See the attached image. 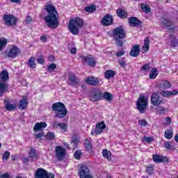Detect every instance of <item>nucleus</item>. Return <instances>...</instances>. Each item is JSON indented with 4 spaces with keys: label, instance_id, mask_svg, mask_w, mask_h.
Returning a JSON list of instances; mask_svg holds the SVG:
<instances>
[{
    "label": "nucleus",
    "instance_id": "f257e3e1",
    "mask_svg": "<svg viewBox=\"0 0 178 178\" xmlns=\"http://www.w3.org/2000/svg\"><path fill=\"white\" fill-rule=\"evenodd\" d=\"M45 10L47 12L48 15L44 17V20L46 22V25L50 29H55L59 26V14L55 6L51 4L45 6Z\"/></svg>",
    "mask_w": 178,
    "mask_h": 178
},
{
    "label": "nucleus",
    "instance_id": "f03ea898",
    "mask_svg": "<svg viewBox=\"0 0 178 178\" xmlns=\"http://www.w3.org/2000/svg\"><path fill=\"white\" fill-rule=\"evenodd\" d=\"M52 111H54L56 118L63 119L67 115V109L63 103L57 102L52 104Z\"/></svg>",
    "mask_w": 178,
    "mask_h": 178
},
{
    "label": "nucleus",
    "instance_id": "7ed1b4c3",
    "mask_svg": "<svg viewBox=\"0 0 178 178\" xmlns=\"http://www.w3.org/2000/svg\"><path fill=\"white\" fill-rule=\"evenodd\" d=\"M84 26V21L83 19L76 17L74 19H70L69 22V30L70 33L74 34V35H77L79 34V30L83 28Z\"/></svg>",
    "mask_w": 178,
    "mask_h": 178
},
{
    "label": "nucleus",
    "instance_id": "20e7f679",
    "mask_svg": "<svg viewBox=\"0 0 178 178\" xmlns=\"http://www.w3.org/2000/svg\"><path fill=\"white\" fill-rule=\"evenodd\" d=\"M9 80V73L8 70H3L0 73V97L3 95L4 92H6L8 90L9 85L5 81Z\"/></svg>",
    "mask_w": 178,
    "mask_h": 178
},
{
    "label": "nucleus",
    "instance_id": "39448f33",
    "mask_svg": "<svg viewBox=\"0 0 178 178\" xmlns=\"http://www.w3.org/2000/svg\"><path fill=\"white\" fill-rule=\"evenodd\" d=\"M148 106V97L140 95L136 102V108L140 113H144L147 111Z\"/></svg>",
    "mask_w": 178,
    "mask_h": 178
},
{
    "label": "nucleus",
    "instance_id": "423d86ee",
    "mask_svg": "<svg viewBox=\"0 0 178 178\" xmlns=\"http://www.w3.org/2000/svg\"><path fill=\"white\" fill-rule=\"evenodd\" d=\"M90 101L92 102H98L102 99V90L98 88L92 89L88 95Z\"/></svg>",
    "mask_w": 178,
    "mask_h": 178
},
{
    "label": "nucleus",
    "instance_id": "0eeeda50",
    "mask_svg": "<svg viewBox=\"0 0 178 178\" xmlns=\"http://www.w3.org/2000/svg\"><path fill=\"white\" fill-rule=\"evenodd\" d=\"M79 175L80 178H93L94 177H92V175H91L90 168H88L87 165L83 164L79 165Z\"/></svg>",
    "mask_w": 178,
    "mask_h": 178
},
{
    "label": "nucleus",
    "instance_id": "6e6552de",
    "mask_svg": "<svg viewBox=\"0 0 178 178\" xmlns=\"http://www.w3.org/2000/svg\"><path fill=\"white\" fill-rule=\"evenodd\" d=\"M113 38H126V31L123 26H118L113 29Z\"/></svg>",
    "mask_w": 178,
    "mask_h": 178
},
{
    "label": "nucleus",
    "instance_id": "1a4fd4ad",
    "mask_svg": "<svg viewBox=\"0 0 178 178\" xmlns=\"http://www.w3.org/2000/svg\"><path fill=\"white\" fill-rule=\"evenodd\" d=\"M54 152L56 154V158L58 161H63V158L66 155V149L61 146H56L55 147Z\"/></svg>",
    "mask_w": 178,
    "mask_h": 178
},
{
    "label": "nucleus",
    "instance_id": "9d476101",
    "mask_svg": "<svg viewBox=\"0 0 178 178\" xmlns=\"http://www.w3.org/2000/svg\"><path fill=\"white\" fill-rule=\"evenodd\" d=\"M68 79L69 86H72V87H76V88H79V83H80V79H79V77H77L74 74L70 73L68 74Z\"/></svg>",
    "mask_w": 178,
    "mask_h": 178
},
{
    "label": "nucleus",
    "instance_id": "9b49d317",
    "mask_svg": "<svg viewBox=\"0 0 178 178\" xmlns=\"http://www.w3.org/2000/svg\"><path fill=\"white\" fill-rule=\"evenodd\" d=\"M81 59H82V62H85V63H87L88 66H90L91 67H94L95 65H97V61L95 60V58H94L92 56H81Z\"/></svg>",
    "mask_w": 178,
    "mask_h": 178
},
{
    "label": "nucleus",
    "instance_id": "f8f14e48",
    "mask_svg": "<svg viewBox=\"0 0 178 178\" xmlns=\"http://www.w3.org/2000/svg\"><path fill=\"white\" fill-rule=\"evenodd\" d=\"M6 26H15L17 19L13 15H5L3 16Z\"/></svg>",
    "mask_w": 178,
    "mask_h": 178
},
{
    "label": "nucleus",
    "instance_id": "ddd939ff",
    "mask_svg": "<svg viewBox=\"0 0 178 178\" xmlns=\"http://www.w3.org/2000/svg\"><path fill=\"white\" fill-rule=\"evenodd\" d=\"M162 98L157 93H152L151 95V104L154 106H159L162 104Z\"/></svg>",
    "mask_w": 178,
    "mask_h": 178
},
{
    "label": "nucleus",
    "instance_id": "4468645a",
    "mask_svg": "<svg viewBox=\"0 0 178 178\" xmlns=\"http://www.w3.org/2000/svg\"><path fill=\"white\" fill-rule=\"evenodd\" d=\"M101 24L104 26L113 24V17L111 15H106L101 20Z\"/></svg>",
    "mask_w": 178,
    "mask_h": 178
},
{
    "label": "nucleus",
    "instance_id": "2eb2a0df",
    "mask_svg": "<svg viewBox=\"0 0 178 178\" xmlns=\"http://www.w3.org/2000/svg\"><path fill=\"white\" fill-rule=\"evenodd\" d=\"M3 104L5 106V110L8 111V112H12V111H15V109L17 108V104H10V99H4Z\"/></svg>",
    "mask_w": 178,
    "mask_h": 178
},
{
    "label": "nucleus",
    "instance_id": "dca6fc26",
    "mask_svg": "<svg viewBox=\"0 0 178 178\" xmlns=\"http://www.w3.org/2000/svg\"><path fill=\"white\" fill-rule=\"evenodd\" d=\"M20 54V49L17 46H12L11 49L6 55L8 58H16Z\"/></svg>",
    "mask_w": 178,
    "mask_h": 178
},
{
    "label": "nucleus",
    "instance_id": "f3484780",
    "mask_svg": "<svg viewBox=\"0 0 178 178\" xmlns=\"http://www.w3.org/2000/svg\"><path fill=\"white\" fill-rule=\"evenodd\" d=\"M52 127L54 129H60L63 131H67V124L63 122H59L56 120H54L52 123Z\"/></svg>",
    "mask_w": 178,
    "mask_h": 178
},
{
    "label": "nucleus",
    "instance_id": "a211bd4d",
    "mask_svg": "<svg viewBox=\"0 0 178 178\" xmlns=\"http://www.w3.org/2000/svg\"><path fill=\"white\" fill-rule=\"evenodd\" d=\"M86 83L89 86H98L99 84V79L95 76H88L85 79Z\"/></svg>",
    "mask_w": 178,
    "mask_h": 178
},
{
    "label": "nucleus",
    "instance_id": "6ab92c4d",
    "mask_svg": "<svg viewBox=\"0 0 178 178\" xmlns=\"http://www.w3.org/2000/svg\"><path fill=\"white\" fill-rule=\"evenodd\" d=\"M153 160L156 163H161L162 162L167 163L169 162V159L166 156H159L158 154L153 155Z\"/></svg>",
    "mask_w": 178,
    "mask_h": 178
},
{
    "label": "nucleus",
    "instance_id": "aec40b11",
    "mask_svg": "<svg viewBox=\"0 0 178 178\" xmlns=\"http://www.w3.org/2000/svg\"><path fill=\"white\" fill-rule=\"evenodd\" d=\"M129 26L131 27H138V26H141V21L138 19V18L136 17H131L129 18Z\"/></svg>",
    "mask_w": 178,
    "mask_h": 178
},
{
    "label": "nucleus",
    "instance_id": "412c9836",
    "mask_svg": "<svg viewBox=\"0 0 178 178\" xmlns=\"http://www.w3.org/2000/svg\"><path fill=\"white\" fill-rule=\"evenodd\" d=\"M104 129H106V125L105 124V122L103 121L96 125L95 134L98 136V134H102V131H104Z\"/></svg>",
    "mask_w": 178,
    "mask_h": 178
},
{
    "label": "nucleus",
    "instance_id": "4be33fe9",
    "mask_svg": "<svg viewBox=\"0 0 178 178\" xmlns=\"http://www.w3.org/2000/svg\"><path fill=\"white\" fill-rule=\"evenodd\" d=\"M140 45L135 44L131 49L129 55H131L133 58H137V56L140 55Z\"/></svg>",
    "mask_w": 178,
    "mask_h": 178
},
{
    "label": "nucleus",
    "instance_id": "5701e85b",
    "mask_svg": "<svg viewBox=\"0 0 178 178\" xmlns=\"http://www.w3.org/2000/svg\"><path fill=\"white\" fill-rule=\"evenodd\" d=\"M45 127H47L46 122H38L35 124L33 130L34 131H40L42 130V129H45Z\"/></svg>",
    "mask_w": 178,
    "mask_h": 178
},
{
    "label": "nucleus",
    "instance_id": "b1692460",
    "mask_svg": "<svg viewBox=\"0 0 178 178\" xmlns=\"http://www.w3.org/2000/svg\"><path fill=\"white\" fill-rule=\"evenodd\" d=\"M29 158L32 159V161H35L38 159V155H37V152L35 149L31 147L30 152L29 153Z\"/></svg>",
    "mask_w": 178,
    "mask_h": 178
},
{
    "label": "nucleus",
    "instance_id": "393cba45",
    "mask_svg": "<svg viewBox=\"0 0 178 178\" xmlns=\"http://www.w3.org/2000/svg\"><path fill=\"white\" fill-rule=\"evenodd\" d=\"M149 51V38H147L144 40V45L142 47L143 54H146Z\"/></svg>",
    "mask_w": 178,
    "mask_h": 178
},
{
    "label": "nucleus",
    "instance_id": "a878e982",
    "mask_svg": "<svg viewBox=\"0 0 178 178\" xmlns=\"http://www.w3.org/2000/svg\"><path fill=\"white\" fill-rule=\"evenodd\" d=\"M27 105H29L27 97H23V99L19 101V108L23 111V109H26V108H27Z\"/></svg>",
    "mask_w": 178,
    "mask_h": 178
},
{
    "label": "nucleus",
    "instance_id": "bb28decb",
    "mask_svg": "<svg viewBox=\"0 0 178 178\" xmlns=\"http://www.w3.org/2000/svg\"><path fill=\"white\" fill-rule=\"evenodd\" d=\"M105 99L107 102H112V99H113V95H112L109 92H105L102 93V99Z\"/></svg>",
    "mask_w": 178,
    "mask_h": 178
},
{
    "label": "nucleus",
    "instance_id": "cd10ccee",
    "mask_svg": "<svg viewBox=\"0 0 178 178\" xmlns=\"http://www.w3.org/2000/svg\"><path fill=\"white\" fill-rule=\"evenodd\" d=\"M115 74H116V72L115 71L108 70L104 72V77L107 80H110V79L115 77Z\"/></svg>",
    "mask_w": 178,
    "mask_h": 178
},
{
    "label": "nucleus",
    "instance_id": "c85d7f7f",
    "mask_svg": "<svg viewBox=\"0 0 178 178\" xmlns=\"http://www.w3.org/2000/svg\"><path fill=\"white\" fill-rule=\"evenodd\" d=\"M161 22H162V26L165 29H168V27H172V26H173V22H171L170 20H168L166 18H162Z\"/></svg>",
    "mask_w": 178,
    "mask_h": 178
},
{
    "label": "nucleus",
    "instance_id": "c756f323",
    "mask_svg": "<svg viewBox=\"0 0 178 178\" xmlns=\"http://www.w3.org/2000/svg\"><path fill=\"white\" fill-rule=\"evenodd\" d=\"M102 154L104 158L108 159V161H112V153L111 152V151L106 149H103Z\"/></svg>",
    "mask_w": 178,
    "mask_h": 178
},
{
    "label": "nucleus",
    "instance_id": "7c9ffc66",
    "mask_svg": "<svg viewBox=\"0 0 178 178\" xmlns=\"http://www.w3.org/2000/svg\"><path fill=\"white\" fill-rule=\"evenodd\" d=\"M36 65L37 64L35 63V58L31 57L28 60V66H29L31 69H35Z\"/></svg>",
    "mask_w": 178,
    "mask_h": 178
},
{
    "label": "nucleus",
    "instance_id": "2f4dec72",
    "mask_svg": "<svg viewBox=\"0 0 178 178\" xmlns=\"http://www.w3.org/2000/svg\"><path fill=\"white\" fill-rule=\"evenodd\" d=\"M117 15L118 17H120L121 19H126V17H127V12L122 10V9H118L117 10Z\"/></svg>",
    "mask_w": 178,
    "mask_h": 178
},
{
    "label": "nucleus",
    "instance_id": "473e14b6",
    "mask_svg": "<svg viewBox=\"0 0 178 178\" xmlns=\"http://www.w3.org/2000/svg\"><path fill=\"white\" fill-rule=\"evenodd\" d=\"M97 10V6L94 4H91L90 6L85 7V11L88 13H92V12H95Z\"/></svg>",
    "mask_w": 178,
    "mask_h": 178
},
{
    "label": "nucleus",
    "instance_id": "72a5a7b5",
    "mask_svg": "<svg viewBox=\"0 0 178 178\" xmlns=\"http://www.w3.org/2000/svg\"><path fill=\"white\" fill-rule=\"evenodd\" d=\"M156 76H158V70L156 68H153L149 74V79L154 80V79H156Z\"/></svg>",
    "mask_w": 178,
    "mask_h": 178
},
{
    "label": "nucleus",
    "instance_id": "f704fd0d",
    "mask_svg": "<svg viewBox=\"0 0 178 178\" xmlns=\"http://www.w3.org/2000/svg\"><path fill=\"white\" fill-rule=\"evenodd\" d=\"M140 8L145 13H149L151 12V8H149V6L145 4V3H140Z\"/></svg>",
    "mask_w": 178,
    "mask_h": 178
},
{
    "label": "nucleus",
    "instance_id": "c9c22d12",
    "mask_svg": "<svg viewBox=\"0 0 178 178\" xmlns=\"http://www.w3.org/2000/svg\"><path fill=\"white\" fill-rule=\"evenodd\" d=\"M168 112H169V109L162 106L159 107L157 109V113L159 115H164L165 113H168Z\"/></svg>",
    "mask_w": 178,
    "mask_h": 178
},
{
    "label": "nucleus",
    "instance_id": "e433bc0d",
    "mask_svg": "<svg viewBox=\"0 0 178 178\" xmlns=\"http://www.w3.org/2000/svg\"><path fill=\"white\" fill-rule=\"evenodd\" d=\"M165 138L170 140L173 137V131L172 129H167L164 134Z\"/></svg>",
    "mask_w": 178,
    "mask_h": 178
},
{
    "label": "nucleus",
    "instance_id": "4c0bfd02",
    "mask_svg": "<svg viewBox=\"0 0 178 178\" xmlns=\"http://www.w3.org/2000/svg\"><path fill=\"white\" fill-rule=\"evenodd\" d=\"M6 44H8V40H6V39H0V51H2V49L5 48Z\"/></svg>",
    "mask_w": 178,
    "mask_h": 178
},
{
    "label": "nucleus",
    "instance_id": "58836bf2",
    "mask_svg": "<svg viewBox=\"0 0 178 178\" xmlns=\"http://www.w3.org/2000/svg\"><path fill=\"white\" fill-rule=\"evenodd\" d=\"M46 138H47V140H55V133L48 132L46 134Z\"/></svg>",
    "mask_w": 178,
    "mask_h": 178
},
{
    "label": "nucleus",
    "instance_id": "ea45409f",
    "mask_svg": "<svg viewBox=\"0 0 178 178\" xmlns=\"http://www.w3.org/2000/svg\"><path fill=\"white\" fill-rule=\"evenodd\" d=\"M124 38H114V40H115V45H117V47H123V40Z\"/></svg>",
    "mask_w": 178,
    "mask_h": 178
},
{
    "label": "nucleus",
    "instance_id": "a19ab883",
    "mask_svg": "<svg viewBox=\"0 0 178 178\" xmlns=\"http://www.w3.org/2000/svg\"><path fill=\"white\" fill-rule=\"evenodd\" d=\"M151 69V65L149 63L145 64L143 66H142L140 70L144 72H149Z\"/></svg>",
    "mask_w": 178,
    "mask_h": 178
},
{
    "label": "nucleus",
    "instance_id": "79ce46f5",
    "mask_svg": "<svg viewBox=\"0 0 178 178\" xmlns=\"http://www.w3.org/2000/svg\"><path fill=\"white\" fill-rule=\"evenodd\" d=\"M145 172L147 173V175H152V173H154V166H152V165L146 166Z\"/></svg>",
    "mask_w": 178,
    "mask_h": 178
},
{
    "label": "nucleus",
    "instance_id": "37998d69",
    "mask_svg": "<svg viewBox=\"0 0 178 178\" xmlns=\"http://www.w3.org/2000/svg\"><path fill=\"white\" fill-rule=\"evenodd\" d=\"M85 147L86 149H91L92 148V145L91 144V142L88 140H85Z\"/></svg>",
    "mask_w": 178,
    "mask_h": 178
},
{
    "label": "nucleus",
    "instance_id": "c03bdc74",
    "mask_svg": "<svg viewBox=\"0 0 178 178\" xmlns=\"http://www.w3.org/2000/svg\"><path fill=\"white\" fill-rule=\"evenodd\" d=\"M138 124L141 127H145V126H147V124H148V122L145 120H139Z\"/></svg>",
    "mask_w": 178,
    "mask_h": 178
},
{
    "label": "nucleus",
    "instance_id": "a18cd8bd",
    "mask_svg": "<svg viewBox=\"0 0 178 178\" xmlns=\"http://www.w3.org/2000/svg\"><path fill=\"white\" fill-rule=\"evenodd\" d=\"M55 69H56V65L54 63H51L48 66L47 71L49 72H54Z\"/></svg>",
    "mask_w": 178,
    "mask_h": 178
},
{
    "label": "nucleus",
    "instance_id": "49530a36",
    "mask_svg": "<svg viewBox=\"0 0 178 178\" xmlns=\"http://www.w3.org/2000/svg\"><path fill=\"white\" fill-rule=\"evenodd\" d=\"M83 155V153H81V151L76 150L75 153L74 154V156L75 159H80V157Z\"/></svg>",
    "mask_w": 178,
    "mask_h": 178
},
{
    "label": "nucleus",
    "instance_id": "de8ad7c7",
    "mask_svg": "<svg viewBox=\"0 0 178 178\" xmlns=\"http://www.w3.org/2000/svg\"><path fill=\"white\" fill-rule=\"evenodd\" d=\"M170 87H172V85L170 83L169 81H164V83H163V88H164L165 90L170 88Z\"/></svg>",
    "mask_w": 178,
    "mask_h": 178
},
{
    "label": "nucleus",
    "instance_id": "09e8293b",
    "mask_svg": "<svg viewBox=\"0 0 178 178\" xmlns=\"http://www.w3.org/2000/svg\"><path fill=\"white\" fill-rule=\"evenodd\" d=\"M171 40V46L172 47H177L178 40L177 38L172 37Z\"/></svg>",
    "mask_w": 178,
    "mask_h": 178
},
{
    "label": "nucleus",
    "instance_id": "8fccbe9b",
    "mask_svg": "<svg viewBox=\"0 0 178 178\" xmlns=\"http://www.w3.org/2000/svg\"><path fill=\"white\" fill-rule=\"evenodd\" d=\"M10 156V153L6 151L3 154L2 159H4L5 161H8Z\"/></svg>",
    "mask_w": 178,
    "mask_h": 178
},
{
    "label": "nucleus",
    "instance_id": "3c124183",
    "mask_svg": "<svg viewBox=\"0 0 178 178\" xmlns=\"http://www.w3.org/2000/svg\"><path fill=\"white\" fill-rule=\"evenodd\" d=\"M143 143H152L154 141V139L152 138L145 136L143 138Z\"/></svg>",
    "mask_w": 178,
    "mask_h": 178
},
{
    "label": "nucleus",
    "instance_id": "603ef678",
    "mask_svg": "<svg viewBox=\"0 0 178 178\" xmlns=\"http://www.w3.org/2000/svg\"><path fill=\"white\" fill-rule=\"evenodd\" d=\"M118 63L121 67H126V61L123 59L118 60Z\"/></svg>",
    "mask_w": 178,
    "mask_h": 178
},
{
    "label": "nucleus",
    "instance_id": "864d4df0",
    "mask_svg": "<svg viewBox=\"0 0 178 178\" xmlns=\"http://www.w3.org/2000/svg\"><path fill=\"white\" fill-rule=\"evenodd\" d=\"M37 62H38V63H39V65H44V63H45V60L44 59V56H41L39 58H38Z\"/></svg>",
    "mask_w": 178,
    "mask_h": 178
},
{
    "label": "nucleus",
    "instance_id": "5fc2aeb1",
    "mask_svg": "<svg viewBox=\"0 0 178 178\" xmlns=\"http://www.w3.org/2000/svg\"><path fill=\"white\" fill-rule=\"evenodd\" d=\"M164 147L166 148V149H172L173 148L170 145V142H165L164 143Z\"/></svg>",
    "mask_w": 178,
    "mask_h": 178
},
{
    "label": "nucleus",
    "instance_id": "6e6d98bb",
    "mask_svg": "<svg viewBox=\"0 0 178 178\" xmlns=\"http://www.w3.org/2000/svg\"><path fill=\"white\" fill-rule=\"evenodd\" d=\"M161 95H163L164 97H170V95H172V93L170 91H162Z\"/></svg>",
    "mask_w": 178,
    "mask_h": 178
},
{
    "label": "nucleus",
    "instance_id": "4d7b16f0",
    "mask_svg": "<svg viewBox=\"0 0 178 178\" xmlns=\"http://www.w3.org/2000/svg\"><path fill=\"white\" fill-rule=\"evenodd\" d=\"M123 55H124V51L122 50V51H118L116 54H115V56L119 58L120 56H123Z\"/></svg>",
    "mask_w": 178,
    "mask_h": 178
},
{
    "label": "nucleus",
    "instance_id": "13d9d810",
    "mask_svg": "<svg viewBox=\"0 0 178 178\" xmlns=\"http://www.w3.org/2000/svg\"><path fill=\"white\" fill-rule=\"evenodd\" d=\"M25 22H26V24H30V22H33V19H31V17H30V16L28 15V16L26 17V19Z\"/></svg>",
    "mask_w": 178,
    "mask_h": 178
},
{
    "label": "nucleus",
    "instance_id": "bf43d9fd",
    "mask_svg": "<svg viewBox=\"0 0 178 178\" xmlns=\"http://www.w3.org/2000/svg\"><path fill=\"white\" fill-rule=\"evenodd\" d=\"M0 178H10V175L8 172H6L3 175H0Z\"/></svg>",
    "mask_w": 178,
    "mask_h": 178
},
{
    "label": "nucleus",
    "instance_id": "052dcab7",
    "mask_svg": "<svg viewBox=\"0 0 178 178\" xmlns=\"http://www.w3.org/2000/svg\"><path fill=\"white\" fill-rule=\"evenodd\" d=\"M44 133L41 132L39 134H35V136L36 137V138H41V137H44Z\"/></svg>",
    "mask_w": 178,
    "mask_h": 178
},
{
    "label": "nucleus",
    "instance_id": "680f3d73",
    "mask_svg": "<svg viewBox=\"0 0 178 178\" xmlns=\"http://www.w3.org/2000/svg\"><path fill=\"white\" fill-rule=\"evenodd\" d=\"M40 40L42 41V42H47V36L46 35L41 36Z\"/></svg>",
    "mask_w": 178,
    "mask_h": 178
},
{
    "label": "nucleus",
    "instance_id": "e2e57ef3",
    "mask_svg": "<svg viewBox=\"0 0 178 178\" xmlns=\"http://www.w3.org/2000/svg\"><path fill=\"white\" fill-rule=\"evenodd\" d=\"M76 52H77V49L73 47L70 49V54L72 55H75Z\"/></svg>",
    "mask_w": 178,
    "mask_h": 178
},
{
    "label": "nucleus",
    "instance_id": "0e129e2a",
    "mask_svg": "<svg viewBox=\"0 0 178 178\" xmlns=\"http://www.w3.org/2000/svg\"><path fill=\"white\" fill-rule=\"evenodd\" d=\"M165 120L167 122V124H170L172 123V118L168 117L165 118Z\"/></svg>",
    "mask_w": 178,
    "mask_h": 178
},
{
    "label": "nucleus",
    "instance_id": "69168bd1",
    "mask_svg": "<svg viewBox=\"0 0 178 178\" xmlns=\"http://www.w3.org/2000/svg\"><path fill=\"white\" fill-rule=\"evenodd\" d=\"M49 60L50 62H54V60H55V57L53 55L49 56Z\"/></svg>",
    "mask_w": 178,
    "mask_h": 178
},
{
    "label": "nucleus",
    "instance_id": "338daca9",
    "mask_svg": "<svg viewBox=\"0 0 178 178\" xmlns=\"http://www.w3.org/2000/svg\"><path fill=\"white\" fill-rule=\"evenodd\" d=\"M178 95V91L175 90L171 92V95Z\"/></svg>",
    "mask_w": 178,
    "mask_h": 178
},
{
    "label": "nucleus",
    "instance_id": "774afa93",
    "mask_svg": "<svg viewBox=\"0 0 178 178\" xmlns=\"http://www.w3.org/2000/svg\"><path fill=\"white\" fill-rule=\"evenodd\" d=\"M175 140L177 143H178V134L175 136Z\"/></svg>",
    "mask_w": 178,
    "mask_h": 178
}]
</instances>
